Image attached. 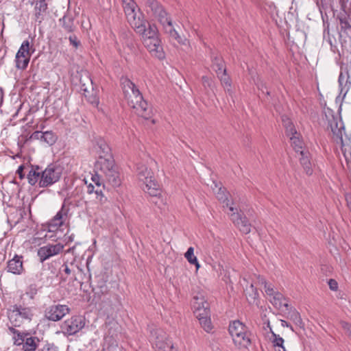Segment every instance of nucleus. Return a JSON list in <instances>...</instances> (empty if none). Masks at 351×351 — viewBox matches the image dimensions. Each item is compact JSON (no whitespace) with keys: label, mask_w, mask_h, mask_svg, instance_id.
I'll return each mask as SVG.
<instances>
[{"label":"nucleus","mask_w":351,"mask_h":351,"mask_svg":"<svg viewBox=\"0 0 351 351\" xmlns=\"http://www.w3.org/2000/svg\"><path fill=\"white\" fill-rule=\"evenodd\" d=\"M63 271L65 273L66 276H69L71 274V270L69 268L67 263H64L62 265Z\"/></svg>","instance_id":"48"},{"label":"nucleus","mask_w":351,"mask_h":351,"mask_svg":"<svg viewBox=\"0 0 351 351\" xmlns=\"http://www.w3.org/2000/svg\"><path fill=\"white\" fill-rule=\"evenodd\" d=\"M271 303L278 309L283 313H287L289 309L287 300L282 293L278 292L270 298Z\"/></svg>","instance_id":"26"},{"label":"nucleus","mask_w":351,"mask_h":351,"mask_svg":"<svg viewBox=\"0 0 351 351\" xmlns=\"http://www.w3.org/2000/svg\"><path fill=\"white\" fill-rule=\"evenodd\" d=\"M24 166L20 165L16 171V173L19 175V177L21 180H23L25 178V174L23 173Z\"/></svg>","instance_id":"47"},{"label":"nucleus","mask_w":351,"mask_h":351,"mask_svg":"<svg viewBox=\"0 0 351 351\" xmlns=\"http://www.w3.org/2000/svg\"><path fill=\"white\" fill-rule=\"evenodd\" d=\"M213 268H214L215 269H216V270H217V269H217V268H216V266H215V265H214V266H213Z\"/></svg>","instance_id":"59"},{"label":"nucleus","mask_w":351,"mask_h":351,"mask_svg":"<svg viewBox=\"0 0 351 351\" xmlns=\"http://www.w3.org/2000/svg\"><path fill=\"white\" fill-rule=\"evenodd\" d=\"M61 169L53 164L42 171L41 179L39 182V187H47L58 182L61 176Z\"/></svg>","instance_id":"14"},{"label":"nucleus","mask_w":351,"mask_h":351,"mask_svg":"<svg viewBox=\"0 0 351 351\" xmlns=\"http://www.w3.org/2000/svg\"><path fill=\"white\" fill-rule=\"evenodd\" d=\"M328 285L330 289L332 291H336L338 288L337 282L333 279H330L328 281Z\"/></svg>","instance_id":"46"},{"label":"nucleus","mask_w":351,"mask_h":351,"mask_svg":"<svg viewBox=\"0 0 351 351\" xmlns=\"http://www.w3.org/2000/svg\"><path fill=\"white\" fill-rule=\"evenodd\" d=\"M33 316L32 307H26L21 304L13 305L8 311V318L13 328L20 326L24 321H31Z\"/></svg>","instance_id":"10"},{"label":"nucleus","mask_w":351,"mask_h":351,"mask_svg":"<svg viewBox=\"0 0 351 351\" xmlns=\"http://www.w3.org/2000/svg\"><path fill=\"white\" fill-rule=\"evenodd\" d=\"M144 29L136 32L143 38L144 46L147 49L152 56L159 60L165 58V53L161 45V41L158 36V29L154 25L145 24L143 25Z\"/></svg>","instance_id":"4"},{"label":"nucleus","mask_w":351,"mask_h":351,"mask_svg":"<svg viewBox=\"0 0 351 351\" xmlns=\"http://www.w3.org/2000/svg\"><path fill=\"white\" fill-rule=\"evenodd\" d=\"M7 271L15 275H21L24 271L23 256L15 254L7 263Z\"/></svg>","instance_id":"22"},{"label":"nucleus","mask_w":351,"mask_h":351,"mask_svg":"<svg viewBox=\"0 0 351 351\" xmlns=\"http://www.w3.org/2000/svg\"><path fill=\"white\" fill-rule=\"evenodd\" d=\"M344 23H345V26L349 25L348 24V23H346V22H345Z\"/></svg>","instance_id":"60"},{"label":"nucleus","mask_w":351,"mask_h":351,"mask_svg":"<svg viewBox=\"0 0 351 351\" xmlns=\"http://www.w3.org/2000/svg\"><path fill=\"white\" fill-rule=\"evenodd\" d=\"M217 266L219 267V269L220 270V275H221L222 274V271H223V269L221 268L222 267L220 265H218Z\"/></svg>","instance_id":"57"},{"label":"nucleus","mask_w":351,"mask_h":351,"mask_svg":"<svg viewBox=\"0 0 351 351\" xmlns=\"http://www.w3.org/2000/svg\"><path fill=\"white\" fill-rule=\"evenodd\" d=\"M29 60H30V58H27V57L21 58V57H18V56H16V60H15L16 67L17 69H21V70L25 69L28 66Z\"/></svg>","instance_id":"37"},{"label":"nucleus","mask_w":351,"mask_h":351,"mask_svg":"<svg viewBox=\"0 0 351 351\" xmlns=\"http://www.w3.org/2000/svg\"><path fill=\"white\" fill-rule=\"evenodd\" d=\"M330 126L333 134L334 141H336L337 143H339L341 145V149L347 163L348 165L350 164V166H349V171L351 173V145L343 142V134L344 128L343 123L341 121H338L336 119L333 118L330 121Z\"/></svg>","instance_id":"9"},{"label":"nucleus","mask_w":351,"mask_h":351,"mask_svg":"<svg viewBox=\"0 0 351 351\" xmlns=\"http://www.w3.org/2000/svg\"><path fill=\"white\" fill-rule=\"evenodd\" d=\"M201 300V305L199 303V324L206 332H210L213 325L210 320V305L204 297L199 298Z\"/></svg>","instance_id":"15"},{"label":"nucleus","mask_w":351,"mask_h":351,"mask_svg":"<svg viewBox=\"0 0 351 351\" xmlns=\"http://www.w3.org/2000/svg\"><path fill=\"white\" fill-rule=\"evenodd\" d=\"M75 19L73 14L69 12L59 19V23L64 31L66 33H72L75 31L76 26L74 23Z\"/></svg>","instance_id":"27"},{"label":"nucleus","mask_w":351,"mask_h":351,"mask_svg":"<svg viewBox=\"0 0 351 351\" xmlns=\"http://www.w3.org/2000/svg\"><path fill=\"white\" fill-rule=\"evenodd\" d=\"M153 17L158 21L165 33L168 34L171 38L175 39L180 44H185L186 39L182 38L174 29L171 19L164 8Z\"/></svg>","instance_id":"11"},{"label":"nucleus","mask_w":351,"mask_h":351,"mask_svg":"<svg viewBox=\"0 0 351 351\" xmlns=\"http://www.w3.org/2000/svg\"><path fill=\"white\" fill-rule=\"evenodd\" d=\"M258 283V280L256 282H252L249 287L246 286L245 289V293L247 298V300L250 304L258 305V293L254 285Z\"/></svg>","instance_id":"29"},{"label":"nucleus","mask_w":351,"mask_h":351,"mask_svg":"<svg viewBox=\"0 0 351 351\" xmlns=\"http://www.w3.org/2000/svg\"><path fill=\"white\" fill-rule=\"evenodd\" d=\"M73 238H74V234H71V236L69 237V241H73Z\"/></svg>","instance_id":"55"},{"label":"nucleus","mask_w":351,"mask_h":351,"mask_svg":"<svg viewBox=\"0 0 351 351\" xmlns=\"http://www.w3.org/2000/svg\"><path fill=\"white\" fill-rule=\"evenodd\" d=\"M281 324L282 326H289L288 323L285 320H281Z\"/></svg>","instance_id":"54"},{"label":"nucleus","mask_w":351,"mask_h":351,"mask_svg":"<svg viewBox=\"0 0 351 351\" xmlns=\"http://www.w3.org/2000/svg\"><path fill=\"white\" fill-rule=\"evenodd\" d=\"M136 173L139 182L144 186L143 190L153 199L152 203L161 208L165 205V200L162 195V191L159 184L155 180L153 172L144 164H137Z\"/></svg>","instance_id":"3"},{"label":"nucleus","mask_w":351,"mask_h":351,"mask_svg":"<svg viewBox=\"0 0 351 351\" xmlns=\"http://www.w3.org/2000/svg\"><path fill=\"white\" fill-rule=\"evenodd\" d=\"M85 326V319L81 315H74L65 320L61 325L64 334L73 335L81 330Z\"/></svg>","instance_id":"16"},{"label":"nucleus","mask_w":351,"mask_h":351,"mask_svg":"<svg viewBox=\"0 0 351 351\" xmlns=\"http://www.w3.org/2000/svg\"><path fill=\"white\" fill-rule=\"evenodd\" d=\"M43 134V132L35 131L31 134V136H29V138L34 139V140H40V141H42Z\"/></svg>","instance_id":"44"},{"label":"nucleus","mask_w":351,"mask_h":351,"mask_svg":"<svg viewBox=\"0 0 351 351\" xmlns=\"http://www.w3.org/2000/svg\"><path fill=\"white\" fill-rule=\"evenodd\" d=\"M70 311L68 306L64 304H54L49 306L45 311L47 319L57 322L62 319Z\"/></svg>","instance_id":"20"},{"label":"nucleus","mask_w":351,"mask_h":351,"mask_svg":"<svg viewBox=\"0 0 351 351\" xmlns=\"http://www.w3.org/2000/svg\"><path fill=\"white\" fill-rule=\"evenodd\" d=\"M121 85L128 105L133 108L138 116L145 119H150L152 116V108L143 99L136 85L128 77L121 78Z\"/></svg>","instance_id":"2"},{"label":"nucleus","mask_w":351,"mask_h":351,"mask_svg":"<svg viewBox=\"0 0 351 351\" xmlns=\"http://www.w3.org/2000/svg\"><path fill=\"white\" fill-rule=\"evenodd\" d=\"M202 81H203V84L204 86H206V84L208 86H210V80L206 77H202Z\"/></svg>","instance_id":"52"},{"label":"nucleus","mask_w":351,"mask_h":351,"mask_svg":"<svg viewBox=\"0 0 351 351\" xmlns=\"http://www.w3.org/2000/svg\"><path fill=\"white\" fill-rule=\"evenodd\" d=\"M145 6L147 9V12L150 13L152 16L164 8L157 0H146Z\"/></svg>","instance_id":"33"},{"label":"nucleus","mask_w":351,"mask_h":351,"mask_svg":"<svg viewBox=\"0 0 351 351\" xmlns=\"http://www.w3.org/2000/svg\"><path fill=\"white\" fill-rule=\"evenodd\" d=\"M128 22L135 32L143 31V25L147 24L143 13L138 8L136 2L123 6Z\"/></svg>","instance_id":"8"},{"label":"nucleus","mask_w":351,"mask_h":351,"mask_svg":"<svg viewBox=\"0 0 351 351\" xmlns=\"http://www.w3.org/2000/svg\"><path fill=\"white\" fill-rule=\"evenodd\" d=\"M193 300H197V297H196V296H194V297H193Z\"/></svg>","instance_id":"58"},{"label":"nucleus","mask_w":351,"mask_h":351,"mask_svg":"<svg viewBox=\"0 0 351 351\" xmlns=\"http://www.w3.org/2000/svg\"><path fill=\"white\" fill-rule=\"evenodd\" d=\"M95 186L93 184H89L87 185V193L88 194H92L95 192Z\"/></svg>","instance_id":"49"},{"label":"nucleus","mask_w":351,"mask_h":351,"mask_svg":"<svg viewBox=\"0 0 351 351\" xmlns=\"http://www.w3.org/2000/svg\"><path fill=\"white\" fill-rule=\"evenodd\" d=\"M71 217L70 206L64 202L60 209L53 217L47 223L48 231L45 237L52 240H56V236L53 235V233L57 232L60 227L68 226Z\"/></svg>","instance_id":"5"},{"label":"nucleus","mask_w":351,"mask_h":351,"mask_svg":"<svg viewBox=\"0 0 351 351\" xmlns=\"http://www.w3.org/2000/svg\"><path fill=\"white\" fill-rule=\"evenodd\" d=\"M41 175L42 170L38 166H32L27 176L28 183L32 186L36 184L39 186Z\"/></svg>","instance_id":"30"},{"label":"nucleus","mask_w":351,"mask_h":351,"mask_svg":"<svg viewBox=\"0 0 351 351\" xmlns=\"http://www.w3.org/2000/svg\"><path fill=\"white\" fill-rule=\"evenodd\" d=\"M152 341L157 351H175L167 332L160 328L152 331Z\"/></svg>","instance_id":"12"},{"label":"nucleus","mask_w":351,"mask_h":351,"mask_svg":"<svg viewBox=\"0 0 351 351\" xmlns=\"http://www.w3.org/2000/svg\"><path fill=\"white\" fill-rule=\"evenodd\" d=\"M295 313V318L298 319V322H300V317L298 315V313Z\"/></svg>","instance_id":"56"},{"label":"nucleus","mask_w":351,"mask_h":351,"mask_svg":"<svg viewBox=\"0 0 351 351\" xmlns=\"http://www.w3.org/2000/svg\"><path fill=\"white\" fill-rule=\"evenodd\" d=\"M94 193H95L96 199H97V201L99 202H100L101 204H104L106 202L107 199L103 194L102 191L101 189H99V188H97V189H95Z\"/></svg>","instance_id":"40"},{"label":"nucleus","mask_w":351,"mask_h":351,"mask_svg":"<svg viewBox=\"0 0 351 351\" xmlns=\"http://www.w3.org/2000/svg\"><path fill=\"white\" fill-rule=\"evenodd\" d=\"M64 245L60 243L56 244H47L40 247L37 251V256L40 263H44L50 258L58 255L64 250Z\"/></svg>","instance_id":"17"},{"label":"nucleus","mask_w":351,"mask_h":351,"mask_svg":"<svg viewBox=\"0 0 351 351\" xmlns=\"http://www.w3.org/2000/svg\"><path fill=\"white\" fill-rule=\"evenodd\" d=\"M92 153L98 156L95 167L105 177L112 187H119L121 184L120 173L115 165L111 149L103 138H97L93 143Z\"/></svg>","instance_id":"1"},{"label":"nucleus","mask_w":351,"mask_h":351,"mask_svg":"<svg viewBox=\"0 0 351 351\" xmlns=\"http://www.w3.org/2000/svg\"><path fill=\"white\" fill-rule=\"evenodd\" d=\"M58 136L51 130L43 132L42 142L49 145H53L56 143Z\"/></svg>","instance_id":"35"},{"label":"nucleus","mask_w":351,"mask_h":351,"mask_svg":"<svg viewBox=\"0 0 351 351\" xmlns=\"http://www.w3.org/2000/svg\"><path fill=\"white\" fill-rule=\"evenodd\" d=\"M35 49L33 48V46L30 47V43L29 40H25L22 43L16 56H18V57L21 58H30L32 53H33Z\"/></svg>","instance_id":"32"},{"label":"nucleus","mask_w":351,"mask_h":351,"mask_svg":"<svg viewBox=\"0 0 351 351\" xmlns=\"http://www.w3.org/2000/svg\"><path fill=\"white\" fill-rule=\"evenodd\" d=\"M35 4V17L36 21L40 23L44 19V14L47 10V3L46 0H34Z\"/></svg>","instance_id":"28"},{"label":"nucleus","mask_w":351,"mask_h":351,"mask_svg":"<svg viewBox=\"0 0 351 351\" xmlns=\"http://www.w3.org/2000/svg\"><path fill=\"white\" fill-rule=\"evenodd\" d=\"M213 67L216 71L223 86L228 91L230 90L231 82L229 76L226 73L224 68L223 62L219 57H215L213 59Z\"/></svg>","instance_id":"19"},{"label":"nucleus","mask_w":351,"mask_h":351,"mask_svg":"<svg viewBox=\"0 0 351 351\" xmlns=\"http://www.w3.org/2000/svg\"><path fill=\"white\" fill-rule=\"evenodd\" d=\"M229 210L231 212L229 213L231 217V220L237 226L239 230L243 234H248L251 231V224L245 217H242L240 213H238L237 208L233 206L229 207Z\"/></svg>","instance_id":"18"},{"label":"nucleus","mask_w":351,"mask_h":351,"mask_svg":"<svg viewBox=\"0 0 351 351\" xmlns=\"http://www.w3.org/2000/svg\"><path fill=\"white\" fill-rule=\"evenodd\" d=\"M264 323L267 324V326L271 330V327L270 326V323L269 319H264ZM272 334V339L271 342L273 343L274 347L275 348V351H287L284 346V339L280 337V335L275 334L273 331H271Z\"/></svg>","instance_id":"31"},{"label":"nucleus","mask_w":351,"mask_h":351,"mask_svg":"<svg viewBox=\"0 0 351 351\" xmlns=\"http://www.w3.org/2000/svg\"><path fill=\"white\" fill-rule=\"evenodd\" d=\"M253 80L258 90H260L263 94L265 93L267 95H269V91H268L263 81L258 76L254 77Z\"/></svg>","instance_id":"39"},{"label":"nucleus","mask_w":351,"mask_h":351,"mask_svg":"<svg viewBox=\"0 0 351 351\" xmlns=\"http://www.w3.org/2000/svg\"><path fill=\"white\" fill-rule=\"evenodd\" d=\"M256 278L258 284L264 285L265 292L270 298L278 293V291L274 289V287L271 284L267 282L263 277L257 276Z\"/></svg>","instance_id":"34"},{"label":"nucleus","mask_w":351,"mask_h":351,"mask_svg":"<svg viewBox=\"0 0 351 351\" xmlns=\"http://www.w3.org/2000/svg\"><path fill=\"white\" fill-rule=\"evenodd\" d=\"M229 332L234 345L239 349H247L251 345L250 334L239 321H234L229 326Z\"/></svg>","instance_id":"7"},{"label":"nucleus","mask_w":351,"mask_h":351,"mask_svg":"<svg viewBox=\"0 0 351 351\" xmlns=\"http://www.w3.org/2000/svg\"><path fill=\"white\" fill-rule=\"evenodd\" d=\"M38 351H58V348L53 343H47Z\"/></svg>","instance_id":"41"},{"label":"nucleus","mask_w":351,"mask_h":351,"mask_svg":"<svg viewBox=\"0 0 351 351\" xmlns=\"http://www.w3.org/2000/svg\"><path fill=\"white\" fill-rule=\"evenodd\" d=\"M283 125L285 128L286 134L289 137L291 146L297 153L301 150H306L304 147V143L300 139V135L297 132L293 123L287 117H282Z\"/></svg>","instance_id":"13"},{"label":"nucleus","mask_w":351,"mask_h":351,"mask_svg":"<svg viewBox=\"0 0 351 351\" xmlns=\"http://www.w3.org/2000/svg\"><path fill=\"white\" fill-rule=\"evenodd\" d=\"M91 180L97 188H100V186H101L100 177L97 173L92 175Z\"/></svg>","instance_id":"45"},{"label":"nucleus","mask_w":351,"mask_h":351,"mask_svg":"<svg viewBox=\"0 0 351 351\" xmlns=\"http://www.w3.org/2000/svg\"><path fill=\"white\" fill-rule=\"evenodd\" d=\"M38 293V289L36 285H30L25 291V295H26L29 299H34L36 295ZM24 294L21 295V298H23Z\"/></svg>","instance_id":"38"},{"label":"nucleus","mask_w":351,"mask_h":351,"mask_svg":"<svg viewBox=\"0 0 351 351\" xmlns=\"http://www.w3.org/2000/svg\"><path fill=\"white\" fill-rule=\"evenodd\" d=\"M100 289V292L101 294H106L108 292V287L105 282L102 283V285H101Z\"/></svg>","instance_id":"50"},{"label":"nucleus","mask_w":351,"mask_h":351,"mask_svg":"<svg viewBox=\"0 0 351 351\" xmlns=\"http://www.w3.org/2000/svg\"><path fill=\"white\" fill-rule=\"evenodd\" d=\"M70 44L74 47L75 49H77L80 45V41L77 39L75 35H71L69 38Z\"/></svg>","instance_id":"42"},{"label":"nucleus","mask_w":351,"mask_h":351,"mask_svg":"<svg viewBox=\"0 0 351 351\" xmlns=\"http://www.w3.org/2000/svg\"><path fill=\"white\" fill-rule=\"evenodd\" d=\"M298 159L304 172L307 175H311L313 173V165L311 162L309 152L307 149L301 150V152L298 154Z\"/></svg>","instance_id":"25"},{"label":"nucleus","mask_w":351,"mask_h":351,"mask_svg":"<svg viewBox=\"0 0 351 351\" xmlns=\"http://www.w3.org/2000/svg\"><path fill=\"white\" fill-rule=\"evenodd\" d=\"M341 325L351 340V324L346 322H341Z\"/></svg>","instance_id":"43"},{"label":"nucleus","mask_w":351,"mask_h":351,"mask_svg":"<svg viewBox=\"0 0 351 351\" xmlns=\"http://www.w3.org/2000/svg\"><path fill=\"white\" fill-rule=\"evenodd\" d=\"M9 330L13 334L14 344L21 346L22 351H36L40 341L38 337L32 336L29 332H20L13 327H9Z\"/></svg>","instance_id":"6"},{"label":"nucleus","mask_w":351,"mask_h":351,"mask_svg":"<svg viewBox=\"0 0 351 351\" xmlns=\"http://www.w3.org/2000/svg\"><path fill=\"white\" fill-rule=\"evenodd\" d=\"M210 187L212 188L218 200L225 204L226 206L229 208L230 206L228 199L230 194L228 192H227L226 189L221 186V183H217L215 180L212 181Z\"/></svg>","instance_id":"24"},{"label":"nucleus","mask_w":351,"mask_h":351,"mask_svg":"<svg viewBox=\"0 0 351 351\" xmlns=\"http://www.w3.org/2000/svg\"><path fill=\"white\" fill-rule=\"evenodd\" d=\"M88 80L90 81L92 93H90L88 87L85 85V84H82L81 85V91L83 93V95L86 98V100L93 105L94 106L97 107L99 104V98L98 95V90L95 89L93 84V80L88 77Z\"/></svg>","instance_id":"23"},{"label":"nucleus","mask_w":351,"mask_h":351,"mask_svg":"<svg viewBox=\"0 0 351 351\" xmlns=\"http://www.w3.org/2000/svg\"><path fill=\"white\" fill-rule=\"evenodd\" d=\"M184 256L190 263L194 264L195 265L196 271H197V257L194 255V248L193 247H190L187 250Z\"/></svg>","instance_id":"36"},{"label":"nucleus","mask_w":351,"mask_h":351,"mask_svg":"<svg viewBox=\"0 0 351 351\" xmlns=\"http://www.w3.org/2000/svg\"><path fill=\"white\" fill-rule=\"evenodd\" d=\"M346 200L347 205H348V208L351 210V194L346 195Z\"/></svg>","instance_id":"51"},{"label":"nucleus","mask_w":351,"mask_h":351,"mask_svg":"<svg viewBox=\"0 0 351 351\" xmlns=\"http://www.w3.org/2000/svg\"><path fill=\"white\" fill-rule=\"evenodd\" d=\"M132 2H135L134 0H122L123 6L127 5L128 3H132Z\"/></svg>","instance_id":"53"},{"label":"nucleus","mask_w":351,"mask_h":351,"mask_svg":"<svg viewBox=\"0 0 351 351\" xmlns=\"http://www.w3.org/2000/svg\"><path fill=\"white\" fill-rule=\"evenodd\" d=\"M338 82L340 92L339 95L337 97V100H343L351 88V77L347 71L341 70Z\"/></svg>","instance_id":"21"}]
</instances>
